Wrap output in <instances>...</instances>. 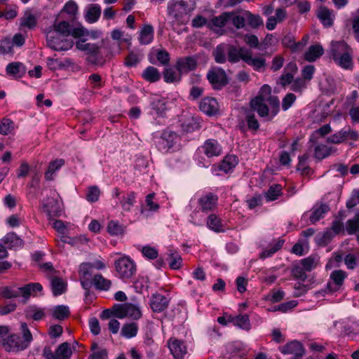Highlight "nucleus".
Returning a JSON list of instances; mask_svg holds the SVG:
<instances>
[{"instance_id":"nucleus-1","label":"nucleus","mask_w":359,"mask_h":359,"mask_svg":"<svg viewBox=\"0 0 359 359\" xmlns=\"http://www.w3.org/2000/svg\"><path fill=\"white\" fill-rule=\"evenodd\" d=\"M117 276L128 282L132 280L136 274L137 267L135 262L128 256H123L114 262Z\"/></svg>"},{"instance_id":"nucleus-2","label":"nucleus","mask_w":359,"mask_h":359,"mask_svg":"<svg viewBox=\"0 0 359 359\" xmlns=\"http://www.w3.org/2000/svg\"><path fill=\"white\" fill-rule=\"evenodd\" d=\"M207 79L215 90H221L229 81L225 71L218 67H214L209 69L207 73Z\"/></svg>"},{"instance_id":"nucleus-3","label":"nucleus","mask_w":359,"mask_h":359,"mask_svg":"<svg viewBox=\"0 0 359 359\" xmlns=\"http://www.w3.org/2000/svg\"><path fill=\"white\" fill-rule=\"evenodd\" d=\"M187 3L184 1H180L174 3L169 2L168 5V14L175 19L179 25H184L187 22L186 18L185 8Z\"/></svg>"},{"instance_id":"nucleus-4","label":"nucleus","mask_w":359,"mask_h":359,"mask_svg":"<svg viewBox=\"0 0 359 359\" xmlns=\"http://www.w3.org/2000/svg\"><path fill=\"white\" fill-rule=\"evenodd\" d=\"M278 350L284 355H292V359H302L306 353V350L302 342L292 340L283 346H279Z\"/></svg>"},{"instance_id":"nucleus-5","label":"nucleus","mask_w":359,"mask_h":359,"mask_svg":"<svg viewBox=\"0 0 359 359\" xmlns=\"http://www.w3.org/2000/svg\"><path fill=\"white\" fill-rule=\"evenodd\" d=\"M347 273L343 270H334L330 275V279L327 283L326 291L333 293L341 289Z\"/></svg>"},{"instance_id":"nucleus-6","label":"nucleus","mask_w":359,"mask_h":359,"mask_svg":"<svg viewBox=\"0 0 359 359\" xmlns=\"http://www.w3.org/2000/svg\"><path fill=\"white\" fill-rule=\"evenodd\" d=\"M57 198L58 194L55 191H50V196L43 201L44 211L49 218L57 217L61 212Z\"/></svg>"},{"instance_id":"nucleus-7","label":"nucleus","mask_w":359,"mask_h":359,"mask_svg":"<svg viewBox=\"0 0 359 359\" xmlns=\"http://www.w3.org/2000/svg\"><path fill=\"white\" fill-rule=\"evenodd\" d=\"M233 14L229 12H224L219 16H215L208 21L207 27L214 32L222 35L224 34L223 28L226 22L230 20Z\"/></svg>"},{"instance_id":"nucleus-8","label":"nucleus","mask_w":359,"mask_h":359,"mask_svg":"<svg viewBox=\"0 0 359 359\" xmlns=\"http://www.w3.org/2000/svg\"><path fill=\"white\" fill-rule=\"evenodd\" d=\"M178 140L176 133L170 130H164L158 142V149L163 153L168 152L175 144Z\"/></svg>"},{"instance_id":"nucleus-9","label":"nucleus","mask_w":359,"mask_h":359,"mask_svg":"<svg viewBox=\"0 0 359 359\" xmlns=\"http://www.w3.org/2000/svg\"><path fill=\"white\" fill-rule=\"evenodd\" d=\"M4 348L9 352H18L27 348L26 345L23 344L22 338L18 334H11L8 336L3 342Z\"/></svg>"},{"instance_id":"nucleus-10","label":"nucleus","mask_w":359,"mask_h":359,"mask_svg":"<svg viewBox=\"0 0 359 359\" xmlns=\"http://www.w3.org/2000/svg\"><path fill=\"white\" fill-rule=\"evenodd\" d=\"M168 346L175 359H182L187 353L184 341L178 339L171 337L168 341Z\"/></svg>"},{"instance_id":"nucleus-11","label":"nucleus","mask_w":359,"mask_h":359,"mask_svg":"<svg viewBox=\"0 0 359 359\" xmlns=\"http://www.w3.org/2000/svg\"><path fill=\"white\" fill-rule=\"evenodd\" d=\"M251 109L254 112L257 111L258 115L262 118H268L270 120V111L268 105L265 103V98L262 95H257L250 102Z\"/></svg>"},{"instance_id":"nucleus-12","label":"nucleus","mask_w":359,"mask_h":359,"mask_svg":"<svg viewBox=\"0 0 359 359\" xmlns=\"http://www.w3.org/2000/svg\"><path fill=\"white\" fill-rule=\"evenodd\" d=\"M218 197L212 193H207L201 196L198 199L200 210L203 212L213 211L217 204Z\"/></svg>"},{"instance_id":"nucleus-13","label":"nucleus","mask_w":359,"mask_h":359,"mask_svg":"<svg viewBox=\"0 0 359 359\" xmlns=\"http://www.w3.org/2000/svg\"><path fill=\"white\" fill-rule=\"evenodd\" d=\"M175 67L180 74L188 73L196 68L197 60L193 56L180 57L177 60Z\"/></svg>"},{"instance_id":"nucleus-14","label":"nucleus","mask_w":359,"mask_h":359,"mask_svg":"<svg viewBox=\"0 0 359 359\" xmlns=\"http://www.w3.org/2000/svg\"><path fill=\"white\" fill-rule=\"evenodd\" d=\"M329 205L323 203H316L311 210L309 220L312 224H316L320 219L324 218L326 213L330 211Z\"/></svg>"},{"instance_id":"nucleus-15","label":"nucleus","mask_w":359,"mask_h":359,"mask_svg":"<svg viewBox=\"0 0 359 359\" xmlns=\"http://www.w3.org/2000/svg\"><path fill=\"white\" fill-rule=\"evenodd\" d=\"M168 299L161 294L156 293L152 294L150 299V306L153 311L160 313L167 309L168 306Z\"/></svg>"},{"instance_id":"nucleus-16","label":"nucleus","mask_w":359,"mask_h":359,"mask_svg":"<svg viewBox=\"0 0 359 359\" xmlns=\"http://www.w3.org/2000/svg\"><path fill=\"white\" fill-rule=\"evenodd\" d=\"M243 62L251 66L255 71L264 72L266 65V60L263 57H252L251 50H248L247 55L243 57Z\"/></svg>"},{"instance_id":"nucleus-17","label":"nucleus","mask_w":359,"mask_h":359,"mask_svg":"<svg viewBox=\"0 0 359 359\" xmlns=\"http://www.w3.org/2000/svg\"><path fill=\"white\" fill-rule=\"evenodd\" d=\"M199 109L207 115H215L219 110V104L215 98L208 97L201 101Z\"/></svg>"},{"instance_id":"nucleus-18","label":"nucleus","mask_w":359,"mask_h":359,"mask_svg":"<svg viewBox=\"0 0 359 359\" xmlns=\"http://www.w3.org/2000/svg\"><path fill=\"white\" fill-rule=\"evenodd\" d=\"M352 50L351 47L344 41H332L330 48V53L333 59H336L344 53Z\"/></svg>"},{"instance_id":"nucleus-19","label":"nucleus","mask_w":359,"mask_h":359,"mask_svg":"<svg viewBox=\"0 0 359 359\" xmlns=\"http://www.w3.org/2000/svg\"><path fill=\"white\" fill-rule=\"evenodd\" d=\"M248 50L245 48H237L233 46L227 45L228 60L231 63L238 62L240 60L243 61V57L247 55Z\"/></svg>"},{"instance_id":"nucleus-20","label":"nucleus","mask_w":359,"mask_h":359,"mask_svg":"<svg viewBox=\"0 0 359 359\" xmlns=\"http://www.w3.org/2000/svg\"><path fill=\"white\" fill-rule=\"evenodd\" d=\"M20 29H32L37 25L36 16L31 12V11H25L23 15L20 18Z\"/></svg>"},{"instance_id":"nucleus-21","label":"nucleus","mask_w":359,"mask_h":359,"mask_svg":"<svg viewBox=\"0 0 359 359\" xmlns=\"http://www.w3.org/2000/svg\"><path fill=\"white\" fill-rule=\"evenodd\" d=\"M203 151L208 157L217 156L220 155L222 149L217 140L210 139L205 141L203 146Z\"/></svg>"},{"instance_id":"nucleus-22","label":"nucleus","mask_w":359,"mask_h":359,"mask_svg":"<svg viewBox=\"0 0 359 359\" xmlns=\"http://www.w3.org/2000/svg\"><path fill=\"white\" fill-rule=\"evenodd\" d=\"M238 159L236 155H227L223 161L217 165L218 170L224 173L231 172L238 164Z\"/></svg>"},{"instance_id":"nucleus-23","label":"nucleus","mask_w":359,"mask_h":359,"mask_svg":"<svg viewBox=\"0 0 359 359\" xmlns=\"http://www.w3.org/2000/svg\"><path fill=\"white\" fill-rule=\"evenodd\" d=\"M334 62L344 69L352 70L353 68V50L344 53V55L336 57Z\"/></svg>"},{"instance_id":"nucleus-24","label":"nucleus","mask_w":359,"mask_h":359,"mask_svg":"<svg viewBox=\"0 0 359 359\" xmlns=\"http://www.w3.org/2000/svg\"><path fill=\"white\" fill-rule=\"evenodd\" d=\"M317 15L325 27H329L333 25L334 15L333 12L327 7H320Z\"/></svg>"},{"instance_id":"nucleus-25","label":"nucleus","mask_w":359,"mask_h":359,"mask_svg":"<svg viewBox=\"0 0 359 359\" xmlns=\"http://www.w3.org/2000/svg\"><path fill=\"white\" fill-rule=\"evenodd\" d=\"M48 279L50 280V287L54 296H59L65 292L67 284L62 278L54 276Z\"/></svg>"},{"instance_id":"nucleus-26","label":"nucleus","mask_w":359,"mask_h":359,"mask_svg":"<svg viewBox=\"0 0 359 359\" xmlns=\"http://www.w3.org/2000/svg\"><path fill=\"white\" fill-rule=\"evenodd\" d=\"M6 71L10 76L20 78L25 74L26 69L22 62H13L6 66Z\"/></svg>"},{"instance_id":"nucleus-27","label":"nucleus","mask_w":359,"mask_h":359,"mask_svg":"<svg viewBox=\"0 0 359 359\" xmlns=\"http://www.w3.org/2000/svg\"><path fill=\"white\" fill-rule=\"evenodd\" d=\"M324 53V49L320 44L311 46L304 54V58L308 62H314Z\"/></svg>"},{"instance_id":"nucleus-28","label":"nucleus","mask_w":359,"mask_h":359,"mask_svg":"<svg viewBox=\"0 0 359 359\" xmlns=\"http://www.w3.org/2000/svg\"><path fill=\"white\" fill-rule=\"evenodd\" d=\"M161 76V74L158 69L153 66L147 67L142 73V77L149 83L158 81Z\"/></svg>"},{"instance_id":"nucleus-29","label":"nucleus","mask_w":359,"mask_h":359,"mask_svg":"<svg viewBox=\"0 0 359 359\" xmlns=\"http://www.w3.org/2000/svg\"><path fill=\"white\" fill-rule=\"evenodd\" d=\"M337 148L328 147L325 144L317 145L314 149V156L316 158L322 160L337 151Z\"/></svg>"},{"instance_id":"nucleus-30","label":"nucleus","mask_w":359,"mask_h":359,"mask_svg":"<svg viewBox=\"0 0 359 359\" xmlns=\"http://www.w3.org/2000/svg\"><path fill=\"white\" fill-rule=\"evenodd\" d=\"M154 39V28L150 25H147L142 29L139 41L141 44L147 45L150 43Z\"/></svg>"},{"instance_id":"nucleus-31","label":"nucleus","mask_w":359,"mask_h":359,"mask_svg":"<svg viewBox=\"0 0 359 359\" xmlns=\"http://www.w3.org/2000/svg\"><path fill=\"white\" fill-rule=\"evenodd\" d=\"M136 203V194L134 191H129L126 196L120 198V204L125 211H130Z\"/></svg>"},{"instance_id":"nucleus-32","label":"nucleus","mask_w":359,"mask_h":359,"mask_svg":"<svg viewBox=\"0 0 359 359\" xmlns=\"http://www.w3.org/2000/svg\"><path fill=\"white\" fill-rule=\"evenodd\" d=\"M227 45L219 44L213 50L212 55L217 63L223 64L226 60Z\"/></svg>"},{"instance_id":"nucleus-33","label":"nucleus","mask_w":359,"mask_h":359,"mask_svg":"<svg viewBox=\"0 0 359 359\" xmlns=\"http://www.w3.org/2000/svg\"><path fill=\"white\" fill-rule=\"evenodd\" d=\"M101 15V7L98 4H90L86 14V19L90 23L98 20Z\"/></svg>"},{"instance_id":"nucleus-34","label":"nucleus","mask_w":359,"mask_h":359,"mask_svg":"<svg viewBox=\"0 0 359 359\" xmlns=\"http://www.w3.org/2000/svg\"><path fill=\"white\" fill-rule=\"evenodd\" d=\"M42 289V285L39 283H32L19 287L21 295L25 299H28L33 292L36 291L41 292Z\"/></svg>"},{"instance_id":"nucleus-35","label":"nucleus","mask_w":359,"mask_h":359,"mask_svg":"<svg viewBox=\"0 0 359 359\" xmlns=\"http://www.w3.org/2000/svg\"><path fill=\"white\" fill-rule=\"evenodd\" d=\"M1 242L7 245L8 248L20 246L22 245V240L20 239L15 233L11 232L7 233L2 239Z\"/></svg>"},{"instance_id":"nucleus-36","label":"nucleus","mask_w":359,"mask_h":359,"mask_svg":"<svg viewBox=\"0 0 359 359\" xmlns=\"http://www.w3.org/2000/svg\"><path fill=\"white\" fill-rule=\"evenodd\" d=\"M201 119L197 117H191L182 124L183 131L192 133L201 128Z\"/></svg>"},{"instance_id":"nucleus-37","label":"nucleus","mask_w":359,"mask_h":359,"mask_svg":"<svg viewBox=\"0 0 359 359\" xmlns=\"http://www.w3.org/2000/svg\"><path fill=\"white\" fill-rule=\"evenodd\" d=\"M306 271H311L316 268L319 263V257L316 255H311L299 262Z\"/></svg>"},{"instance_id":"nucleus-38","label":"nucleus","mask_w":359,"mask_h":359,"mask_svg":"<svg viewBox=\"0 0 359 359\" xmlns=\"http://www.w3.org/2000/svg\"><path fill=\"white\" fill-rule=\"evenodd\" d=\"M70 315L69 307L65 305L55 306L52 310L53 317L58 320H63Z\"/></svg>"},{"instance_id":"nucleus-39","label":"nucleus","mask_w":359,"mask_h":359,"mask_svg":"<svg viewBox=\"0 0 359 359\" xmlns=\"http://www.w3.org/2000/svg\"><path fill=\"white\" fill-rule=\"evenodd\" d=\"M65 164V160L62 158L56 159L49 163L47 171L45 172V178L47 180H52L53 174L58 170Z\"/></svg>"},{"instance_id":"nucleus-40","label":"nucleus","mask_w":359,"mask_h":359,"mask_svg":"<svg viewBox=\"0 0 359 359\" xmlns=\"http://www.w3.org/2000/svg\"><path fill=\"white\" fill-rule=\"evenodd\" d=\"M207 225L211 230L215 232L224 231L221 219L215 214H211L208 216Z\"/></svg>"},{"instance_id":"nucleus-41","label":"nucleus","mask_w":359,"mask_h":359,"mask_svg":"<svg viewBox=\"0 0 359 359\" xmlns=\"http://www.w3.org/2000/svg\"><path fill=\"white\" fill-rule=\"evenodd\" d=\"M53 27L54 31L53 32L62 35V37L67 36L72 33L71 26L67 21H61L57 24L55 23Z\"/></svg>"},{"instance_id":"nucleus-42","label":"nucleus","mask_w":359,"mask_h":359,"mask_svg":"<svg viewBox=\"0 0 359 359\" xmlns=\"http://www.w3.org/2000/svg\"><path fill=\"white\" fill-rule=\"evenodd\" d=\"M245 119L248 124V128L250 130L257 131L259 128V124L257 119L255 118V114L252 109H248L245 111Z\"/></svg>"},{"instance_id":"nucleus-43","label":"nucleus","mask_w":359,"mask_h":359,"mask_svg":"<svg viewBox=\"0 0 359 359\" xmlns=\"http://www.w3.org/2000/svg\"><path fill=\"white\" fill-rule=\"evenodd\" d=\"M265 102H266L270 106L271 111L269 119H272L275 116H276L280 110L279 99L276 95H270L267 98H265Z\"/></svg>"},{"instance_id":"nucleus-44","label":"nucleus","mask_w":359,"mask_h":359,"mask_svg":"<svg viewBox=\"0 0 359 359\" xmlns=\"http://www.w3.org/2000/svg\"><path fill=\"white\" fill-rule=\"evenodd\" d=\"M245 21L248 25L252 29H257L259 26L263 25V20L259 15H255L250 11L245 13Z\"/></svg>"},{"instance_id":"nucleus-45","label":"nucleus","mask_w":359,"mask_h":359,"mask_svg":"<svg viewBox=\"0 0 359 359\" xmlns=\"http://www.w3.org/2000/svg\"><path fill=\"white\" fill-rule=\"evenodd\" d=\"M138 330L137 324L135 323H127L123 325L121 334L123 337L130 339L137 335Z\"/></svg>"},{"instance_id":"nucleus-46","label":"nucleus","mask_w":359,"mask_h":359,"mask_svg":"<svg viewBox=\"0 0 359 359\" xmlns=\"http://www.w3.org/2000/svg\"><path fill=\"white\" fill-rule=\"evenodd\" d=\"M306 271L303 268V266L299 262L293 264L291 273L294 278L301 281H305L307 278Z\"/></svg>"},{"instance_id":"nucleus-47","label":"nucleus","mask_w":359,"mask_h":359,"mask_svg":"<svg viewBox=\"0 0 359 359\" xmlns=\"http://www.w3.org/2000/svg\"><path fill=\"white\" fill-rule=\"evenodd\" d=\"M125 226L118 221L111 220L107 224V231L111 236H118L123 233Z\"/></svg>"},{"instance_id":"nucleus-48","label":"nucleus","mask_w":359,"mask_h":359,"mask_svg":"<svg viewBox=\"0 0 359 359\" xmlns=\"http://www.w3.org/2000/svg\"><path fill=\"white\" fill-rule=\"evenodd\" d=\"M93 283L97 289L107 290L111 283L109 280L104 278L101 274L95 275L93 278Z\"/></svg>"},{"instance_id":"nucleus-49","label":"nucleus","mask_w":359,"mask_h":359,"mask_svg":"<svg viewBox=\"0 0 359 359\" xmlns=\"http://www.w3.org/2000/svg\"><path fill=\"white\" fill-rule=\"evenodd\" d=\"M284 241L278 240L274 244L272 245L271 248L269 250H264L259 254V258L264 259L267 257H271L274 253L280 250L283 245Z\"/></svg>"},{"instance_id":"nucleus-50","label":"nucleus","mask_w":359,"mask_h":359,"mask_svg":"<svg viewBox=\"0 0 359 359\" xmlns=\"http://www.w3.org/2000/svg\"><path fill=\"white\" fill-rule=\"evenodd\" d=\"M76 46L79 49L87 51L88 53H90L91 55L89 57L88 60L94 62L93 57H95L99 53V47L97 46L88 43L84 44L77 43Z\"/></svg>"},{"instance_id":"nucleus-51","label":"nucleus","mask_w":359,"mask_h":359,"mask_svg":"<svg viewBox=\"0 0 359 359\" xmlns=\"http://www.w3.org/2000/svg\"><path fill=\"white\" fill-rule=\"evenodd\" d=\"M126 317L131 318L134 320H137L142 316V313L140 308L131 303H126Z\"/></svg>"},{"instance_id":"nucleus-52","label":"nucleus","mask_w":359,"mask_h":359,"mask_svg":"<svg viewBox=\"0 0 359 359\" xmlns=\"http://www.w3.org/2000/svg\"><path fill=\"white\" fill-rule=\"evenodd\" d=\"M56 359H69L72 355L71 349L67 342L61 344L55 351Z\"/></svg>"},{"instance_id":"nucleus-53","label":"nucleus","mask_w":359,"mask_h":359,"mask_svg":"<svg viewBox=\"0 0 359 359\" xmlns=\"http://www.w3.org/2000/svg\"><path fill=\"white\" fill-rule=\"evenodd\" d=\"M334 236L333 232L328 229L322 233H318L315 239L319 245H326L332 241Z\"/></svg>"},{"instance_id":"nucleus-54","label":"nucleus","mask_w":359,"mask_h":359,"mask_svg":"<svg viewBox=\"0 0 359 359\" xmlns=\"http://www.w3.org/2000/svg\"><path fill=\"white\" fill-rule=\"evenodd\" d=\"M282 187L280 184H273L269 187L265 194L267 201H273L276 200L281 194Z\"/></svg>"},{"instance_id":"nucleus-55","label":"nucleus","mask_w":359,"mask_h":359,"mask_svg":"<svg viewBox=\"0 0 359 359\" xmlns=\"http://www.w3.org/2000/svg\"><path fill=\"white\" fill-rule=\"evenodd\" d=\"M346 231L348 234H356L358 240L359 241V216L349 219L346 222Z\"/></svg>"},{"instance_id":"nucleus-56","label":"nucleus","mask_w":359,"mask_h":359,"mask_svg":"<svg viewBox=\"0 0 359 359\" xmlns=\"http://www.w3.org/2000/svg\"><path fill=\"white\" fill-rule=\"evenodd\" d=\"M181 75L179 72L177 73L171 68H166L163 72V79L166 83H173L180 81Z\"/></svg>"},{"instance_id":"nucleus-57","label":"nucleus","mask_w":359,"mask_h":359,"mask_svg":"<svg viewBox=\"0 0 359 359\" xmlns=\"http://www.w3.org/2000/svg\"><path fill=\"white\" fill-rule=\"evenodd\" d=\"M14 130V123L8 118H2L0 123V134L7 135L12 133Z\"/></svg>"},{"instance_id":"nucleus-58","label":"nucleus","mask_w":359,"mask_h":359,"mask_svg":"<svg viewBox=\"0 0 359 359\" xmlns=\"http://www.w3.org/2000/svg\"><path fill=\"white\" fill-rule=\"evenodd\" d=\"M62 35H58L57 33L49 32L46 36V41L48 46L53 50H56V46L58 44L60 46Z\"/></svg>"},{"instance_id":"nucleus-59","label":"nucleus","mask_w":359,"mask_h":359,"mask_svg":"<svg viewBox=\"0 0 359 359\" xmlns=\"http://www.w3.org/2000/svg\"><path fill=\"white\" fill-rule=\"evenodd\" d=\"M150 106L158 115H161L165 110V102L161 98H153L150 102Z\"/></svg>"},{"instance_id":"nucleus-60","label":"nucleus","mask_w":359,"mask_h":359,"mask_svg":"<svg viewBox=\"0 0 359 359\" xmlns=\"http://www.w3.org/2000/svg\"><path fill=\"white\" fill-rule=\"evenodd\" d=\"M100 195V190L97 186H92L88 188L86 200L90 203H95L98 201Z\"/></svg>"},{"instance_id":"nucleus-61","label":"nucleus","mask_w":359,"mask_h":359,"mask_svg":"<svg viewBox=\"0 0 359 359\" xmlns=\"http://www.w3.org/2000/svg\"><path fill=\"white\" fill-rule=\"evenodd\" d=\"M21 328V332L22 335V341L24 344L26 345V347L27 348L30 343L33 340L32 334L29 330L27 325L26 323H22L20 325Z\"/></svg>"},{"instance_id":"nucleus-62","label":"nucleus","mask_w":359,"mask_h":359,"mask_svg":"<svg viewBox=\"0 0 359 359\" xmlns=\"http://www.w3.org/2000/svg\"><path fill=\"white\" fill-rule=\"evenodd\" d=\"M21 294L19 289L12 290L8 286L0 287V296L6 299H12L19 297Z\"/></svg>"},{"instance_id":"nucleus-63","label":"nucleus","mask_w":359,"mask_h":359,"mask_svg":"<svg viewBox=\"0 0 359 359\" xmlns=\"http://www.w3.org/2000/svg\"><path fill=\"white\" fill-rule=\"evenodd\" d=\"M234 323L239 327L245 330H249L251 327L249 316L248 315L238 316L234 320Z\"/></svg>"},{"instance_id":"nucleus-64","label":"nucleus","mask_w":359,"mask_h":359,"mask_svg":"<svg viewBox=\"0 0 359 359\" xmlns=\"http://www.w3.org/2000/svg\"><path fill=\"white\" fill-rule=\"evenodd\" d=\"M141 252L143 256L149 259H155L158 256V250L155 248L149 245L143 246Z\"/></svg>"}]
</instances>
